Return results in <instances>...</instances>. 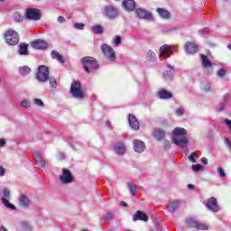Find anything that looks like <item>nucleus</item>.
Segmentation results:
<instances>
[{
    "instance_id": "nucleus-19",
    "label": "nucleus",
    "mask_w": 231,
    "mask_h": 231,
    "mask_svg": "<svg viewBox=\"0 0 231 231\" xmlns=\"http://www.w3.org/2000/svg\"><path fill=\"white\" fill-rule=\"evenodd\" d=\"M153 138H156L158 142H162L165 138V130L162 128H155L152 133Z\"/></svg>"
},
{
    "instance_id": "nucleus-39",
    "label": "nucleus",
    "mask_w": 231,
    "mask_h": 231,
    "mask_svg": "<svg viewBox=\"0 0 231 231\" xmlns=\"http://www.w3.org/2000/svg\"><path fill=\"white\" fill-rule=\"evenodd\" d=\"M217 171L220 178H226V173H225V170L222 167H218Z\"/></svg>"
},
{
    "instance_id": "nucleus-42",
    "label": "nucleus",
    "mask_w": 231,
    "mask_h": 231,
    "mask_svg": "<svg viewBox=\"0 0 231 231\" xmlns=\"http://www.w3.org/2000/svg\"><path fill=\"white\" fill-rule=\"evenodd\" d=\"M210 30L208 29V27H205V28H202L200 31H199V33L201 35H208Z\"/></svg>"
},
{
    "instance_id": "nucleus-24",
    "label": "nucleus",
    "mask_w": 231,
    "mask_h": 231,
    "mask_svg": "<svg viewBox=\"0 0 231 231\" xmlns=\"http://www.w3.org/2000/svg\"><path fill=\"white\" fill-rule=\"evenodd\" d=\"M136 15H138V17H140V19H146V20H149V19H151V17H152L151 13H149L143 9H136Z\"/></svg>"
},
{
    "instance_id": "nucleus-44",
    "label": "nucleus",
    "mask_w": 231,
    "mask_h": 231,
    "mask_svg": "<svg viewBox=\"0 0 231 231\" xmlns=\"http://www.w3.org/2000/svg\"><path fill=\"white\" fill-rule=\"evenodd\" d=\"M217 75V77L223 78V77H225V75H226V71L223 69H218Z\"/></svg>"
},
{
    "instance_id": "nucleus-12",
    "label": "nucleus",
    "mask_w": 231,
    "mask_h": 231,
    "mask_svg": "<svg viewBox=\"0 0 231 231\" xmlns=\"http://www.w3.org/2000/svg\"><path fill=\"white\" fill-rule=\"evenodd\" d=\"M26 18L30 21H41V13L38 9L29 8L26 11Z\"/></svg>"
},
{
    "instance_id": "nucleus-26",
    "label": "nucleus",
    "mask_w": 231,
    "mask_h": 231,
    "mask_svg": "<svg viewBox=\"0 0 231 231\" xmlns=\"http://www.w3.org/2000/svg\"><path fill=\"white\" fill-rule=\"evenodd\" d=\"M180 205H181V201L176 200V201L170 202L168 205L169 211L171 214H174V212H176V209L180 208Z\"/></svg>"
},
{
    "instance_id": "nucleus-4",
    "label": "nucleus",
    "mask_w": 231,
    "mask_h": 231,
    "mask_svg": "<svg viewBox=\"0 0 231 231\" xmlns=\"http://www.w3.org/2000/svg\"><path fill=\"white\" fill-rule=\"evenodd\" d=\"M101 51L110 62H115L116 60V52H115V50L108 44L103 43L101 45Z\"/></svg>"
},
{
    "instance_id": "nucleus-29",
    "label": "nucleus",
    "mask_w": 231,
    "mask_h": 231,
    "mask_svg": "<svg viewBox=\"0 0 231 231\" xmlns=\"http://www.w3.org/2000/svg\"><path fill=\"white\" fill-rule=\"evenodd\" d=\"M200 57L203 68H212V63L210 62V60H208V56L201 54Z\"/></svg>"
},
{
    "instance_id": "nucleus-20",
    "label": "nucleus",
    "mask_w": 231,
    "mask_h": 231,
    "mask_svg": "<svg viewBox=\"0 0 231 231\" xmlns=\"http://www.w3.org/2000/svg\"><path fill=\"white\" fill-rule=\"evenodd\" d=\"M33 158L39 167H46V161H44V159L42 158V154L41 153V152H35L33 153Z\"/></svg>"
},
{
    "instance_id": "nucleus-7",
    "label": "nucleus",
    "mask_w": 231,
    "mask_h": 231,
    "mask_svg": "<svg viewBox=\"0 0 231 231\" xmlns=\"http://www.w3.org/2000/svg\"><path fill=\"white\" fill-rule=\"evenodd\" d=\"M186 225L189 228H197L198 230H208V226H207V224H203L194 218L186 219Z\"/></svg>"
},
{
    "instance_id": "nucleus-51",
    "label": "nucleus",
    "mask_w": 231,
    "mask_h": 231,
    "mask_svg": "<svg viewBox=\"0 0 231 231\" xmlns=\"http://www.w3.org/2000/svg\"><path fill=\"white\" fill-rule=\"evenodd\" d=\"M58 23H66V18H64V16H59Z\"/></svg>"
},
{
    "instance_id": "nucleus-63",
    "label": "nucleus",
    "mask_w": 231,
    "mask_h": 231,
    "mask_svg": "<svg viewBox=\"0 0 231 231\" xmlns=\"http://www.w3.org/2000/svg\"><path fill=\"white\" fill-rule=\"evenodd\" d=\"M3 2H5V0H0V3H3Z\"/></svg>"
},
{
    "instance_id": "nucleus-6",
    "label": "nucleus",
    "mask_w": 231,
    "mask_h": 231,
    "mask_svg": "<svg viewBox=\"0 0 231 231\" xmlns=\"http://www.w3.org/2000/svg\"><path fill=\"white\" fill-rule=\"evenodd\" d=\"M36 79H38V82H48V79H50V69L44 65H41L38 68Z\"/></svg>"
},
{
    "instance_id": "nucleus-35",
    "label": "nucleus",
    "mask_w": 231,
    "mask_h": 231,
    "mask_svg": "<svg viewBox=\"0 0 231 231\" xmlns=\"http://www.w3.org/2000/svg\"><path fill=\"white\" fill-rule=\"evenodd\" d=\"M113 44H115V46H120V44H122V37H120V35H116L114 38Z\"/></svg>"
},
{
    "instance_id": "nucleus-10",
    "label": "nucleus",
    "mask_w": 231,
    "mask_h": 231,
    "mask_svg": "<svg viewBox=\"0 0 231 231\" xmlns=\"http://www.w3.org/2000/svg\"><path fill=\"white\" fill-rule=\"evenodd\" d=\"M61 183L68 185L69 183H73V174L68 169L62 170V175L60 176Z\"/></svg>"
},
{
    "instance_id": "nucleus-2",
    "label": "nucleus",
    "mask_w": 231,
    "mask_h": 231,
    "mask_svg": "<svg viewBox=\"0 0 231 231\" xmlns=\"http://www.w3.org/2000/svg\"><path fill=\"white\" fill-rule=\"evenodd\" d=\"M81 62L83 64V69L87 73H91L95 69H98V61L93 57H84L81 59Z\"/></svg>"
},
{
    "instance_id": "nucleus-18",
    "label": "nucleus",
    "mask_w": 231,
    "mask_h": 231,
    "mask_svg": "<svg viewBox=\"0 0 231 231\" xmlns=\"http://www.w3.org/2000/svg\"><path fill=\"white\" fill-rule=\"evenodd\" d=\"M123 6L127 12H133L136 8V2L134 0H124Z\"/></svg>"
},
{
    "instance_id": "nucleus-43",
    "label": "nucleus",
    "mask_w": 231,
    "mask_h": 231,
    "mask_svg": "<svg viewBox=\"0 0 231 231\" xmlns=\"http://www.w3.org/2000/svg\"><path fill=\"white\" fill-rule=\"evenodd\" d=\"M196 152H192L189 156V162H191L192 163H196Z\"/></svg>"
},
{
    "instance_id": "nucleus-58",
    "label": "nucleus",
    "mask_w": 231,
    "mask_h": 231,
    "mask_svg": "<svg viewBox=\"0 0 231 231\" xmlns=\"http://www.w3.org/2000/svg\"><path fill=\"white\" fill-rule=\"evenodd\" d=\"M64 158H66V157L64 156V153H60V160H64Z\"/></svg>"
},
{
    "instance_id": "nucleus-59",
    "label": "nucleus",
    "mask_w": 231,
    "mask_h": 231,
    "mask_svg": "<svg viewBox=\"0 0 231 231\" xmlns=\"http://www.w3.org/2000/svg\"><path fill=\"white\" fill-rule=\"evenodd\" d=\"M121 207H128V205H127V203L122 201V202H121Z\"/></svg>"
},
{
    "instance_id": "nucleus-9",
    "label": "nucleus",
    "mask_w": 231,
    "mask_h": 231,
    "mask_svg": "<svg viewBox=\"0 0 231 231\" xmlns=\"http://www.w3.org/2000/svg\"><path fill=\"white\" fill-rule=\"evenodd\" d=\"M10 190L8 189H4L3 190V197H2V203L6 207V208H10V210H15V206L10 203Z\"/></svg>"
},
{
    "instance_id": "nucleus-31",
    "label": "nucleus",
    "mask_w": 231,
    "mask_h": 231,
    "mask_svg": "<svg viewBox=\"0 0 231 231\" xmlns=\"http://www.w3.org/2000/svg\"><path fill=\"white\" fill-rule=\"evenodd\" d=\"M51 57H52V59H56V60L58 62H60L61 64H64V62H65L64 57L62 55H60V53H59L55 51H51Z\"/></svg>"
},
{
    "instance_id": "nucleus-34",
    "label": "nucleus",
    "mask_w": 231,
    "mask_h": 231,
    "mask_svg": "<svg viewBox=\"0 0 231 231\" xmlns=\"http://www.w3.org/2000/svg\"><path fill=\"white\" fill-rule=\"evenodd\" d=\"M92 32H94L95 33H97V35H100L104 33V27H102L101 25H96L92 27Z\"/></svg>"
},
{
    "instance_id": "nucleus-49",
    "label": "nucleus",
    "mask_w": 231,
    "mask_h": 231,
    "mask_svg": "<svg viewBox=\"0 0 231 231\" xmlns=\"http://www.w3.org/2000/svg\"><path fill=\"white\" fill-rule=\"evenodd\" d=\"M21 105L23 106V107H30V102H28L27 100H23Z\"/></svg>"
},
{
    "instance_id": "nucleus-11",
    "label": "nucleus",
    "mask_w": 231,
    "mask_h": 231,
    "mask_svg": "<svg viewBox=\"0 0 231 231\" xmlns=\"http://www.w3.org/2000/svg\"><path fill=\"white\" fill-rule=\"evenodd\" d=\"M204 204L208 210H211V212H219V206L217 205V199L216 198L211 197L208 199Z\"/></svg>"
},
{
    "instance_id": "nucleus-23",
    "label": "nucleus",
    "mask_w": 231,
    "mask_h": 231,
    "mask_svg": "<svg viewBox=\"0 0 231 231\" xmlns=\"http://www.w3.org/2000/svg\"><path fill=\"white\" fill-rule=\"evenodd\" d=\"M170 70H165L163 72V77L165 80H172L174 79V67L171 65H167Z\"/></svg>"
},
{
    "instance_id": "nucleus-3",
    "label": "nucleus",
    "mask_w": 231,
    "mask_h": 231,
    "mask_svg": "<svg viewBox=\"0 0 231 231\" xmlns=\"http://www.w3.org/2000/svg\"><path fill=\"white\" fill-rule=\"evenodd\" d=\"M5 42L10 46L19 44V33L16 31L9 29L5 33Z\"/></svg>"
},
{
    "instance_id": "nucleus-48",
    "label": "nucleus",
    "mask_w": 231,
    "mask_h": 231,
    "mask_svg": "<svg viewBox=\"0 0 231 231\" xmlns=\"http://www.w3.org/2000/svg\"><path fill=\"white\" fill-rule=\"evenodd\" d=\"M163 145H164V149H171V142H169L168 140H164L163 141Z\"/></svg>"
},
{
    "instance_id": "nucleus-60",
    "label": "nucleus",
    "mask_w": 231,
    "mask_h": 231,
    "mask_svg": "<svg viewBox=\"0 0 231 231\" xmlns=\"http://www.w3.org/2000/svg\"><path fill=\"white\" fill-rule=\"evenodd\" d=\"M0 230H1V231H8V229H6V228H5V226H1Z\"/></svg>"
},
{
    "instance_id": "nucleus-40",
    "label": "nucleus",
    "mask_w": 231,
    "mask_h": 231,
    "mask_svg": "<svg viewBox=\"0 0 231 231\" xmlns=\"http://www.w3.org/2000/svg\"><path fill=\"white\" fill-rule=\"evenodd\" d=\"M13 17L14 19H15V21H18V23H21V21H23V15H21L19 12L14 13Z\"/></svg>"
},
{
    "instance_id": "nucleus-62",
    "label": "nucleus",
    "mask_w": 231,
    "mask_h": 231,
    "mask_svg": "<svg viewBox=\"0 0 231 231\" xmlns=\"http://www.w3.org/2000/svg\"><path fill=\"white\" fill-rule=\"evenodd\" d=\"M227 48H228L229 50H231V44H229V45L227 46Z\"/></svg>"
},
{
    "instance_id": "nucleus-28",
    "label": "nucleus",
    "mask_w": 231,
    "mask_h": 231,
    "mask_svg": "<svg viewBox=\"0 0 231 231\" xmlns=\"http://www.w3.org/2000/svg\"><path fill=\"white\" fill-rule=\"evenodd\" d=\"M20 207H23V208H28L30 207V199L25 195L20 196Z\"/></svg>"
},
{
    "instance_id": "nucleus-61",
    "label": "nucleus",
    "mask_w": 231,
    "mask_h": 231,
    "mask_svg": "<svg viewBox=\"0 0 231 231\" xmlns=\"http://www.w3.org/2000/svg\"><path fill=\"white\" fill-rule=\"evenodd\" d=\"M106 125H111V122L106 121Z\"/></svg>"
},
{
    "instance_id": "nucleus-13",
    "label": "nucleus",
    "mask_w": 231,
    "mask_h": 231,
    "mask_svg": "<svg viewBox=\"0 0 231 231\" xmlns=\"http://www.w3.org/2000/svg\"><path fill=\"white\" fill-rule=\"evenodd\" d=\"M31 46L32 48H34V50H46V48H48V42L39 39L31 42Z\"/></svg>"
},
{
    "instance_id": "nucleus-8",
    "label": "nucleus",
    "mask_w": 231,
    "mask_h": 231,
    "mask_svg": "<svg viewBox=\"0 0 231 231\" xmlns=\"http://www.w3.org/2000/svg\"><path fill=\"white\" fill-rule=\"evenodd\" d=\"M103 15L107 19H116L118 17V9L113 5H106L103 9Z\"/></svg>"
},
{
    "instance_id": "nucleus-14",
    "label": "nucleus",
    "mask_w": 231,
    "mask_h": 231,
    "mask_svg": "<svg viewBox=\"0 0 231 231\" xmlns=\"http://www.w3.org/2000/svg\"><path fill=\"white\" fill-rule=\"evenodd\" d=\"M133 221H143L144 223H147V221H149V216L143 213V211L138 210L133 216Z\"/></svg>"
},
{
    "instance_id": "nucleus-32",
    "label": "nucleus",
    "mask_w": 231,
    "mask_h": 231,
    "mask_svg": "<svg viewBox=\"0 0 231 231\" xmlns=\"http://www.w3.org/2000/svg\"><path fill=\"white\" fill-rule=\"evenodd\" d=\"M127 185L132 196H136V194H138V191H136V184L131 180L128 181Z\"/></svg>"
},
{
    "instance_id": "nucleus-37",
    "label": "nucleus",
    "mask_w": 231,
    "mask_h": 231,
    "mask_svg": "<svg viewBox=\"0 0 231 231\" xmlns=\"http://www.w3.org/2000/svg\"><path fill=\"white\" fill-rule=\"evenodd\" d=\"M148 60H150L151 62H152L153 60H156V54L154 52H152V51H148Z\"/></svg>"
},
{
    "instance_id": "nucleus-22",
    "label": "nucleus",
    "mask_w": 231,
    "mask_h": 231,
    "mask_svg": "<svg viewBox=\"0 0 231 231\" xmlns=\"http://www.w3.org/2000/svg\"><path fill=\"white\" fill-rule=\"evenodd\" d=\"M114 149L118 156H123V154H125V145L123 143L114 144Z\"/></svg>"
},
{
    "instance_id": "nucleus-64",
    "label": "nucleus",
    "mask_w": 231,
    "mask_h": 231,
    "mask_svg": "<svg viewBox=\"0 0 231 231\" xmlns=\"http://www.w3.org/2000/svg\"><path fill=\"white\" fill-rule=\"evenodd\" d=\"M82 231H88V230L84 229V230H82Z\"/></svg>"
},
{
    "instance_id": "nucleus-53",
    "label": "nucleus",
    "mask_w": 231,
    "mask_h": 231,
    "mask_svg": "<svg viewBox=\"0 0 231 231\" xmlns=\"http://www.w3.org/2000/svg\"><path fill=\"white\" fill-rule=\"evenodd\" d=\"M5 172H6V170H5L3 166H0V176H5Z\"/></svg>"
},
{
    "instance_id": "nucleus-45",
    "label": "nucleus",
    "mask_w": 231,
    "mask_h": 231,
    "mask_svg": "<svg viewBox=\"0 0 231 231\" xmlns=\"http://www.w3.org/2000/svg\"><path fill=\"white\" fill-rule=\"evenodd\" d=\"M34 104L36 106H39L40 107H42V106H44V103L42 102V100L39 99V98H35L34 99Z\"/></svg>"
},
{
    "instance_id": "nucleus-27",
    "label": "nucleus",
    "mask_w": 231,
    "mask_h": 231,
    "mask_svg": "<svg viewBox=\"0 0 231 231\" xmlns=\"http://www.w3.org/2000/svg\"><path fill=\"white\" fill-rule=\"evenodd\" d=\"M156 12L162 19H171V13H169V11L165 10L164 8H157Z\"/></svg>"
},
{
    "instance_id": "nucleus-33",
    "label": "nucleus",
    "mask_w": 231,
    "mask_h": 231,
    "mask_svg": "<svg viewBox=\"0 0 231 231\" xmlns=\"http://www.w3.org/2000/svg\"><path fill=\"white\" fill-rule=\"evenodd\" d=\"M31 72H32V69H30V67L28 66L19 68L20 75L26 76V75H30Z\"/></svg>"
},
{
    "instance_id": "nucleus-1",
    "label": "nucleus",
    "mask_w": 231,
    "mask_h": 231,
    "mask_svg": "<svg viewBox=\"0 0 231 231\" xmlns=\"http://www.w3.org/2000/svg\"><path fill=\"white\" fill-rule=\"evenodd\" d=\"M172 142L178 147L185 149L187 143H189V139L187 138V130L185 128L176 127L172 131Z\"/></svg>"
},
{
    "instance_id": "nucleus-56",
    "label": "nucleus",
    "mask_w": 231,
    "mask_h": 231,
    "mask_svg": "<svg viewBox=\"0 0 231 231\" xmlns=\"http://www.w3.org/2000/svg\"><path fill=\"white\" fill-rule=\"evenodd\" d=\"M188 189H189V190H194V185L189 184V185H188Z\"/></svg>"
},
{
    "instance_id": "nucleus-25",
    "label": "nucleus",
    "mask_w": 231,
    "mask_h": 231,
    "mask_svg": "<svg viewBox=\"0 0 231 231\" xmlns=\"http://www.w3.org/2000/svg\"><path fill=\"white\" fill-rule=\"evenodd\" d=\"M158 97L161 100H169V98H172V94L165 89H161L158 91Z\"/></svg>"
},
{
    "instance_id": "nucleus-41",
    "label": "nucleus",
    "mask_w": 231,
    "mask_h": 231,
    "mask_svg": "<svg viewBox=\"0 0 231 231\" xmlns=\"http://www.w3.org/2000/svg\"><path fill=\"white\" fill-rule=\"evenodd\" d=\"M202 168H203V166L201 164H193L192 165V171H194L195 172L201 171Z\"/></svg>"
},
{
    "instance_id": "nucleus-54",
    "label": "nucleus",
    "mask_w": 231,
    "mask_h": 231,
    "mask_svg": "<svg viewBox=\"0 0 231 231\" xmlns=\"http://www.w3.org/2000/svg\"><path fill=\"white\" fill-rule=\"evenodd\" d=\"M223 109H225V104H224V103H221V104L218 106L217 111H223Z\"/></svg>"
},
{
    "instance_id": "nucleus-50",
    "label": "nucleus",
    "mask_w": 231,
    "mask_h": 231,
    "mask_svg": "<svg viewBox=\"0 0 231 231\" xmlns=\"http://www.w3.org/2000/svg\"><path fill=\"white\" fill-rule=\"evenodd\" d=\"M201 163H202L203 165H208V160L207 158L203 157V158L201 159Z\"/></svg>"
},
{
    "instance_id": "nucleus-57",
    "label": "nucleus",
    "mask_w": 231,
    "mask_h": 231,
    "mask_svg": "<svg viewBox=\"0 0 231 231\" xmlns=\"http://www.w3.org/2000/svg\"><path fill=\"white\" fill-rule=\"evenodd\" d=\"M229 97H230L229 95H226V96H225L224 99L226 100V102H228V98H229Z\"/></svg>"
},
{
    "instance_id": "nucleus-36",
    "label": "nucleus",
    "mask_w": 231,
    "mask_h": 231,
    "mask_svg": "<svg viewBox=\"0 0 231 231\" xmlns=\"http://www.w3.org/2000/svg\"><path fill=\"white\" fill-rule=\"evenodd\" d=\"M48 80L50 82L51 88H57V79L51 77V78H49Z\"/></svg>"
},
{
    "instance_id": "nucleus-55",
    "label": "nucleus",
    "mask_w": 231,
    "mask_h": 231,
    "mask_svg": "<svg viewBox=\"0 0 231 231\" xmlns=\"http://www.w3.org/2000/svg\"><path fill=\"white\" fill-rule=\"evenodd\" d=\"M106 219H108V221H111V219H113V215H106Z\"/></svg>"
},
{
    "instance_id": "nucleus-17",
    "label": "nucleus",
    "mask_w": 231,
    "mask_h": 231,
    "mask_svg": "<svg viewBox=\"0 0 231 231\" xmlns=\"http://www.w3.org/2000/svg\"><path fill=\"white\" fill-rule=\"evenodd\" d=\"M134 149L135 152H143L145 151V143L140 140H134Z\"/></svg>"
},
{
    "instance_id": "nucleus-21",
    "label": "nucleus",
    "mask_w": 231,
    "mask_h": 231,
    "mask_svg": "<svg viewBox=\"0 0 231 231\" xmlns=\"http://www.w3.org/2000/svg\"><path fill=\"white\" fill-rule=\"evenodd\" d=\"M185 50L187 53H189V55H194V53L198 51V45L192 42H186Z\"/></svg>"
},
{
    "instance_id": "nucleus-16",
    "label": "nucleus",
    "mask_w": 231,
    "mask_h": 231,
    "mask_svg": "<svg viewBox=\"0 0 231 231\" xmlns=\"http://www.w3.org/2000/svg\"><path fill=\"white\" fill-rule=\"evenodd\" d=\"M160 55L161 57H164L168 59V57L172 55V51L171 50V46L165 44L160 48Z\"/></svg>"
},
{
    "instance_id": "nucleus-46",
    "label": "nucleus",
    "mask_w": 231,
    "mask_h": 231,
    "mask_svg": "<svg viewBox=\"0 0 231 231\" xmlns=\"http://www.w3.org/2000/svg\"><path fill=\"white\" fill-rule=\"evenodd\" d=\"M203 89H204V91H205L206 93H208V91H211L210 83H206V84H204Z\"/></svg>"
},
{
    "instance_id": "nucleus-38",
    "label": "nucleus",
    "mask_w": 231,
    "mask_h": 231,
    "mask_svg": "<svg viewBox=\"0 0 231 231\" xmlns=\"http://www.w3.org/2000/svg\"><path fill=\"white\" fill-rule=\"evenodd\" d=\"M185 114V109H183V106H180L175 110V115H177V116H182V115Z\"/></svg>"
},
{
    "instance_id": "nucleus-5",
    "label": "nucleus",
    "mask_w": 231,
    "mask_h": 231,
    "mask_svg": "<svg viewBox=\"0 0 231 231\" xmlns=\"http://www.w3.org/2000/svg\"><path fill=\"white\" fill-rule=\"evenodd\" d=\"M70 93L74 98H84V90L80 81H73L70 85Z\"/></svg>"
},
{
    "instance_id": "nucleus-15",
    "label": "nucleus",
    "mask_w": 231,
    "mask_h": 231,
    "mask_svg": "<svg viewBox=\"0 0 231 231\" xmlns=\"http://www.w3.org/2000/svg\"><path fill=\"white\" fill-rule=\"evenodd\" d=\"M128 122L130 127L134 131H138V129H140V123H138V119H136V116H134V115L130 114L128 116Z\"/></svg>"
},
{
    "instance_id": "nucleus-52",
    "label": "nucleus",
    "mask_w": 231,
    "mask_h": 231,
    "mask_svg": "<svg viewBox=\"0 0 231 231\" xmlns=\"http://www.w3.org/2000/svg\"><path fill=\"white\" fill-rule=\"evenodd\" d=\"M6 145V140L0 139V147H5Z\"/></svg>"
},
{
    "instance_id": "nucleus-30",
    "label": "nucleus",
    "mask_w": 231,
    "mask_h": 231,
    "mask_svg": "<svg viewBox=\"0 0 231 231\" xmlns=\"http://www.w3.org/2000/svg\"><path fill=\"white\" fill-rule=\"evenodd\" d=\"M19 55H28V44L21 43L18 50Z\"/></svg>"
},
{
    "instance_id": "nucleus-47",
    "label": "nucleus",
    "mask_w": 231,
    "mask_h": 231,
    "mask_svg": "<svg viewBox=\"0 0 231 231\" xmlns=\"http://www.w3.org/2000/svg\"><path fill=\"white\" fill-rule=\"evenodd\" d=\"M84 24L83 23H75L74 24V28H76L77 30H84Z\"/></svg>"
}]
</instances>
